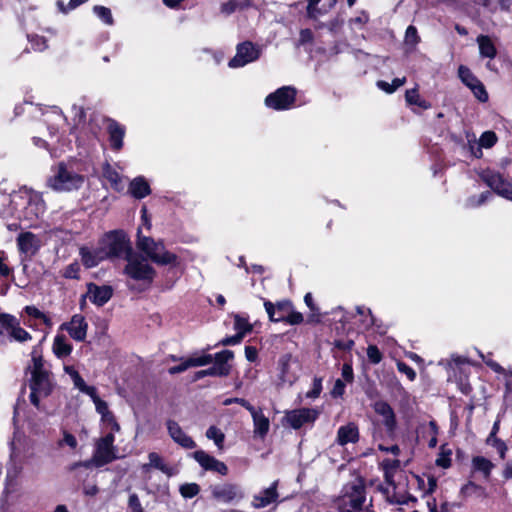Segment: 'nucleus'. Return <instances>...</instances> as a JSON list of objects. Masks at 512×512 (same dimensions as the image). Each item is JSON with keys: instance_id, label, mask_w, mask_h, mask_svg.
Returning a JSON list of instances; mask_svg holds the SVG:
<instances>
[{"instance_id": "f257e3e1", "label": "nucleus", "mask_w": 512, "mask_h": 512, "mask_svg": "<svg viewBox=\"0 0 512 512\" xmlns=\"http://www.w3.org/2000/svg\"><path fill=\"white\" fill-rule=\"evenodd\" d=\"M107 433L96 440L91 459L78 461L69 466L70 471H77L80 468L91 469L92 467H103L118 459V449L114 445L116 431L107 429Z\"/></svg>"}, {"instance_id": "f03ea898", "label": "nucleus", "mask_w": 512, "mask_h": 512, "mask_svg": "<svg viewBox=\"0 0 512 512\" xmlns=\"http://www.w3.org/2000/svg\"><path fill=\"white\" fill-rule=\"evenodd\" d=\"M11 203L17 211L18 218L26 220L29 225H35L46 209L42 196L26 187L12 196Z\"/></svg>"}, {"instance_id": "7ed1b4c3", "label": "nucleus", "mask_w": 512, "mask_h": 512, "mask_svg": "<svg viewBox=\"0 0 512 512\" xmlns=\"http://www.w3.org/2000/svg\"><path fill=\"white\" fill-rule=\"evenodd\" d=\"M85 177L78 173L71 163L60 162L52 169L48 186L58 192H71L80 189Z\"/></svg>"}, {"instance_id": "20e7f679", "label": "nucleus", "mask_w": 512, "mask_h": 512, "mask_svg": "<svg viewBox=\"0 0 512 512\" xmlns=\"http://www.w3.org/2000/svg\"><path fill=\"white\" fill-rule=\"evenodd\" d=\"M136 246L148 259L157 265H178V256L168 251L163 241H156L149 236H143L140 229L137 232Z\"/></svg>"}, {"instance_id": "39448f33", "label": "nucleus", "mask_w": 512, "mask_h": 512, "mask_svg": "<svg viewBox=\"0 0 512 512\" xmlns=\"http://www.w3.org/2000/svg\"><path fill=\"white\" fill-rule=\"evenodd\" d=\"M366 501L365 486L361 481L346 484L342 494L336 500L339 512H374L371 508L364 509Z\"/></svg>"}, {"instance_id": "423d86ee", "label": "nucleus", "mask_w": 512, "mask_h": 512, "mask_svg": "<svg viewBox=\"0 0 512 512\" xmlns=\"http://www.w3.org/2000/svg\"><path fill=\"white\" fill-rule=\"evenodd\" d=\"M29 386L31 389L30 401L36 408H40V399L47 397L52 389L50 375L44 368L41 357L33 356Z\"/></svg>"}, {"instance_id": "0eeeda50", "label": "nucleus", "mask_w": 512, "mask_h": 512, "mask_svg": "<svg viewBox=\"0 0 512 512\" xmlns=\"http://www.w3.org/2000/svg\"><path fill=\"white\" fill-rule=\"evenodd\" d=\"M99 246L106 254V259H126L133 252L127 235L120 230L106 233L100 240Z\"/></svg>"}, {"instance_id": "6e6552de", "label": "nucleus", "mask_w": 512, "mask_h": 512, "mask_svg": "<svg viewBox=\"0 0 512 512\" xmlns=\"http://www.w3.org/2000/svg\"><path fill=\"white\" fill-rule=\"evenodd\" d=\"M211 498L220 504L236 505L245 498L244 489L236 483L222 482L209 487Z\"/></svg>"}, {"instance_id": "1a4fd4ad", "label": "nucleus", "mask_w": 512, "mask_h": 512, "mask_svg": "<svg viewBox=\"0 0 512 512\" xmlns=\"http://www.w3.org/2000/svg\"><path fill=\"white\" fill-rule=\"evenodd\" d=\"M124 273L133 280L151 283L156 274L155 269L143 258L133 252L126 258Z\"/></svg>"}, {"instance_id": "9d476101", "label": "nucleus", "mask_w": 512, "mask_h": 512, "mask_svg": "<svg viewBox=\"0 0 512 512\" xmlns=\"http://www.w3.org/2000/svg\"><path fill=\"white\" fill-rule=\"evenodd\" d=\"M479 177L496 194L512 201V183L501 173L488 168L482 170Z\"/></svg>"}, {"instance_id": "9b49d317", "label": "nucleus", "mask_w": 512, "mask_h": 512, "mask_svg": "<svg viewBox=\"0 0 512 512\" xmlns=\"http://www.w3.org/2000/svg\"><path fill=\"white\" fill-rule=\"evenodd\" d=\"M296 89L291 86H283L268 94L265 98L267 108L283 111L293 107L296 100Z\"/></svg>"}, {"instance_id": "f8f14e48", "label": "nucleus", "mask_w": 512, "mask_h": 512, "mask_svg": "<svg viewBox=\"0 0 512 512\" xmlns=\"http://www.w3.org/2000/svg\"><path fill=\"white\" fill-rule=\"evenodd\" d=\"M261 55V48L250 42L245 41L237 45L235 56L229 61L230 68H241L245 65L255 62Z\"/></svg>"}, {"instance_id": "ddd939ff", "label": "nucleus", "mask_w": 512, "mask_h": 512, "mask_svg": "<svg viewBox=\"0 0 512 512\" xmlns=\"http://www.w3.org/2000/svg\"><path fill=\"white\" fill-rule=\"evenodd\" d=\"M234 358V353L231 350H223L215 354V363L209 366L208 369L200 370L195 373V380L202 379L206 376H227L230 373V365L228 361Z\"/></svg>"}, {"instance_id": "4468645a", "label": "nucleus", "mask_w": 512, "mask_h": 512, "mask_svg": "<svg viewBox=\"0 0 512 512\" xmlns=\"http://www.w3.org/2000/svg\"><path fill=\"white\" fill-rule=\"evenodd\" d=\"M320 412L315 408H300L286 412L285 421L293 429H300L307 423H313Z\"/></svg>"}, {"instance_id": "2eb2a0df", "label": "nucleus", "mask_w": 512, "mask_h": 512, "mask_svg": "<svg viewBox=\"0 0 512 512\" xmlns=\"http://www.w3.org/2000/svg\"><path fill=\"white\" fill-rule=\"evenodd\" d=\"M16 240L19 252L28 258L33 257L42 246L40 238L31 232L20 233Z\"/></svg>"}, {"instance_id": "dca6fc26", "label": "nucleus", "mask_w": 512, "mask_h": 512, "mask_svg": "<svg viewBox=\"0 0 512 512\" xmlns=\"http://www.w3.org/2000/svg\"><path fill=\"white\" fill-rule=\"evenodd\" d=\"M193 457L205 470L217 472L222 476H226L228 474V467L224 462L216 459L203 450L194 452Z\"/></svg>"}, {"instance_id": "f3484780", "label": "nucleus", "mask_w": 512, "mask_h": 512, "mask_svg": "<svg viewBox=\"0 0 512 512\" xmlns=\"http://www.w3.org/2000/svg\"><path fill=\"white\" fill-rule=\"evenodd\" d=\"M43 121L47 125L49 134L53 137L66 124L67 118L59 107L53 106L43 113Z\"/></svg>"}, {"instance_id": "a211bd4d", "label": "nucleus", "mask_w": 512, "mask_h": 512, "mask_svg": "<svg viewBox=\"0 0 512 512\" xmlns=\"http://www.w3.org/2000/svg\"><path fill=\"white\" fill-rule=\"evenodd\" d=\"M61 328L66 330L74 340L81 342L86 338L88 324L82 315L76 314L68 323L62 324Z\"/></svg>"}, {"instance_id": "6ab92c4d", "label": "nucleus", "mask_w": 512, "mask_h": 512, "mask_svg": "<svg viewBox=\"0 0 512 512\" xmlns=\"http://www.w3.org/2000/svg\"><path fill=\"white\" fill-rule=\"evenodd\" d=\"M87 297L96 306L105 305L113 295V289L111 286L102 285L99 286L95 283H89L87 285Z\"/></svg>"}, {"instance_id": "aec40b11", "label": "nucleus", "mask_w": 512, "mask_h": 512, "mask_svg": "<svg viewBox=\"0 0 512 512\" xmlns=\"http://www.w3.org/2000/svg\"><path fill=\"white\" fill-rule=\"evenodd\" d=\"M278 480H275L268 488L253 496L251 505L255 509H262L278 501Z\"/></svg>"}, {"instance_id": "412c9836", "label": "nucleus", "mask_w": 512, "mask_h": 512, "mask_svg": "<svg viewBox=\"0 0 512 512\" xmlns=\"http://www.w3.org/2000/svg\"><path fill=\"white\" fill-rule=\"evenodd\" d=\"M249 412L253 420L254 437L263 440L270 429V420L263 413L262 408L249 407Z\"/></svg>"}, {"instance_id": "4be33fe9", "label": "nucleus", "mask_w": 512, "mask_h": 512, "mask_svg": "<svg viewBox=\"0 0 512 512\" xmlns=\"http://www.w3.org/2000/svg\"><path fill=\"white\" fill-rule=\"evenodd\" d=\"M264 307L270 321L283 322L287 317L290 308H292V303L289 300H281L276 304H273L271 301L265 300Z\"/></svg>"}, {"instance_id": "5701e85b", "label": "nucleus", "mask_w": 512, "mask_h": 512, "mask_svg": "<svg viewBox=\"0 0 512 512\" xmlns=\"http://www.w3.org/2000/svg\"><path fill=\"white\" fill-rule=\"evenodd\" d=\"M166 426L169 436L179 446L185 449H193L196 447L195 441L183 431L176 421L168 420Z\"/></svg>"}, {"instance_id": "b1692460", "label": "nucleus", "mask_w": 512, "mask_h": 512, "mask_svg": "<svg viewBox=\"0 0 512 512\" xmlns=\"http://www.w3.org/2000/svg\"><path fill=\"white\" fill-rule=\"evenodd\" d=\"M359 440V429L354 422L340 426L337 431L336 443L340 446L355 444Z\"/></svg>"}, {"instance_id": "393cba45", "label": "nucleus", "mask_w": 512, "mask_h": 512, "mask_svg": "<svg viewBox=\"0 0 512 512\" xmlns=\"http://www.w3.org/2000/svg\"><path fill=\"white\" fill-rule=\"evenodd\" d=\"M93 403L95 405L97 413L101 415V421L105 429L119 431L120 425L116 421L113 413L109 410L107 402H105L101 398H97Z\"/></svg>"}, {"instance_id": "a878e982", "label": "nucleus", "mask_w": 512, "mask_h": 512, "mask_svg": "<svg viewBox=\"0 0 512 512\" xmlns=\"http://www.w3.org/2000/svg\"><path fill=\"white\" fill-rule=\"evenodd\" d=\"M373 408L378 415L382 416L387 431L392 433L396 427V418L392 407L385 401H377Z\"/></svg>"}, {"instance_id": "bb28decb", "label": "nucleus", "mask_w": 512, "mask_h": 512, "mask_svg": "<svg viewBox=\"0 0 512 512\" xmlns=\"http://www.w3.org/2000/svg\"><path fill=\"white\" fill-rule=\"evenodd\" d=\"M107 131L112 149L118 151L123 147V138L125 127L117 121L109 119L107 122Z\"/></svg>"}, {"instance_id": "cd10ccee", "label": "nucleus", "mask_w": 512, "mask_h": 512, "mask_svg": "<svg viewBox=\"0 0 512 512\" xmlns=\"http://www.w3.org/2000/svg\"><path fill=\"white\" fill-rule=\"evenodd\" d=\"M292 356L282 355L278 360L279 379L282 383L292 385L297 380V375L291 371Z\"/></svg>"}, {"instance_id": "c85d7f7f", "label": "nucleus", "mask_w": 512, "mask_h": 512, "mask_svg": "<svg viewBox=\"0 0 512 512\" xmlns=\"http://www.w3.org/2000/svg\"><path fill=\"white\" fill-rule=\"evenodd\" d=\"M335 3L336 0H309L307 5V15L309 18L316 20L328 13Z\"/></svg>"}, {"instance_id": "c756f323", "label": "nucleus", "mask_w": 512, "mask_h": 512, "mask_svg": "<svg viewBox=\"0 0 512 512\" xmlns=\"http://www.w3.org/2000/svg\"><path fill=\"white\" fill-rule=\"evenodd\" d=\"M80 255L81 261L86 268H93L106 259V254L102 252L100 246L95 249L82 247L80 249Z\"/></svg>"}, {"instance_id": "7c9ffc66", "label": "nucleus", "mask_w": 512, "mask_h": 512, "mask_svg": "<svg viewBox=\"0 0 512 512\" xmlns=\"http://www.w3.org/2000/svg\"><path fill=\"white\" fill-rule=\"evenodd\" d=\"M495 465L484 456H474L471 460V471L473 474H481L484 479H489Z\"/></svg>"}, {"instance_id": "2f4dec72", "label": "nucleus", "mask_w": 512, "mask_h": 512, "mask_svg": "<svg viewBox=\"0 0 512 512\" xmlns=\"http://www.w3.org/2000/svg\"><path fill=\"white\" fill-rule=\"evenodd\" d=\"M148 459L149 463H145L141 466L143 472H148L150 468H155L167 476H172L174 474L173 469L164 462L163 458L158 453L150 452L148 454Z\"/></svg>"}, {"instance_id": "473e14b6", "label": "nucleus", "mask_w": 512, "mask_h": 512, "mask_svg": "<svg viewBox=\"0 0 512 512\" xmlns=\"http://www.w3.org/2000/svg\"><path fill=\"white\" fill-rule=\"evenodd\" d=\"M129 193L136 199H143L151 194L148 181L143 176L135 177L129 184Z\"/></svg>"}, {"instance_id": "72a5a7b5", "label": "nucleus", "mask_w": 512, "mask_h": 512, "mask_svg": "<svg viewBox=\"0 0 512 512\" xmlns=\"http://www.w3.org/2000/svg\"><path fill=\"white\" fill-rule=\"evenodd\" d=\"M476 42L479 47V54L482 58L494 59L497 55V48L491 39L487 35H479L476 38Z\"/></svg>"}, {"instance_id": "f704fd0d", "label": "nucleus", "mask_w": 512, "mask_h": 512, "mask_svg": "<svg viewBox=\"0 0 512 512\" xmlns=\"http://www.w3.org/2000/svg\"><path fill=\"white\" fill-rule=\"evenodd\" d=\"M481 358L485 362V364L491 368L495 373L502 374L505 380V388L506 394L512 393V371L504 369L500 364L492 360L491 358H486L483 354L480 353Z\"/></svg>"}, {"instance_id": "c9c22d12", "label": "nucleus", "mask_w": 512, "mask_h": 512, "mask_svg": "<svg viewBox=\"0 0 512 512\" xmlns=\"http://www.w3.org/2000/svg\"><path fill=\"white\" fill-rule=\"evenodd\" d=\"M102 173L114 190L120 192L124 189L122 176L109 163L103 165Z\"/></svg>"}, {"instance_id": "e433bc0d", "label": "nucleus", "mask_w": 512, "mask_h": 512, "mask_svg": "<svg viewBox=\"0 0 512 512\" xmlns=\"http://www.w3.org/2000/svg\"><path fill=\"white\" fill-rule=\"evenodd\" d=\"M72 351V345L68 342L64 335H57L53 342V352L58 358L66 357L70 355Z\"/></svg>"}, {"instance_id": "4c0bfd02", "label": "nucleus", "mask_w": 512, "mask_h": 512, "mask_svg": "<svg viewBox=\"0 0 512 512\" xmlns=\"http://www.w3.org/2000/svg\"><path fill=\"white\" fill-rule=\"evenodd\" d=\"M14 321L15 316L7 313H0V344H4L6 342V337H9Z\"/></svg>"}, {"instance_id": "58836bf2", "label": "nucleus", "mask_w": 512, "mask_h": 512, "mask_svg": "<svg viewBox=\"0 0 512 512\" xmlns=\"http://www.w3.org/2000/svg\"><path fill=\"white\" fill-rule=\"evenodd\" d=\"M405 99L409 105L418 106L423 110L431 108V104L419 95L416 88L407 90L405 93Z\"/></svg>"}, {"instance_id": "ea45409f", "label": "nucleus", "mask_w": 512, "mask_h": 512, "mask_svg": "<svg viewBox=\"0 0 512 512\" xmlns=\"http://www.w3.org/2000/svg\"><path fill=\"white\" fill-rule=\"evenodd\" d=\"M458 77L461 82L471 90V87L476 86L481 82L472 71L465 65H460L458 68Z\"/></svg>"}, {"instance_id": "a19ab883", "label": "nucleus", "mask_w": 512, "mask_h": 512, "mask_svg": "<svg viewBox=\"0 0 512 512\" xmlns=\"http://www.w3.org/2000/svg\"><path fill=\"white\" fill-rule=\"evenodd\" d=\"M466 144L465 147L470 151L471 155L477 159L482 158L483 152L479 144V140L476 139L474 133L470 131L465 132Z\"/></svg>"}, {"instance_id": "79ce46f5", "label": "nucleus", "mask_w": 512, "mask_h": 512, "mask_svg": "<svg viewBox=\"0 0 512 512\" xmlns=\"http://www.w3.org/2000/svg\"><path fill=\"white\" fill-rule=\"evenodd\" d=\"M9 339L11 341H17L20 343L31 340V335L20 326L19 320L16 317L9 335Z\"/></svg>"}, {"instance_id": "37998d69", "label": "nucleus", "mask_w": 512, "mask_h": 512, "mask_svg": "<svg viewBox=\"0 0 512 512\" xmlns=\"http://www.w3.org/2000/svg\"><path fill=\"white\" fill-rule=\"evenodd\" d=\"M250 6L249 0L236 1L231 0L221 5V12L230 15L238 9H244Z\"/></svg>"}, {"instance_id": "c03bdc74", "label": "nucleus", "mask_w": 512, "mask_h": 512, "mask_svg": "<svg viewBox=\"0 0 512 512\" xmlns=\"http://www.w3.org/2000/svg\"><path fill=\"white\" fill-rule=\"evenodd\" d=\"M406 82V78L403 77V78H395L393 79V81L391 83L389 82H386V81H378L377 82V87L383 91H385L386 93H393L395 92L399 87L403 86Z\"/></svg>"}, {"instance_id": "a18cd8bd", "label": "nucleus", "mask_w": 512, "mask_h": 512, "mask_svg": "<svg viewBox=\"0 0 512 512\" xmlns=\"http://www.w3.org/2000/svg\"><path fill=\"white\" fill-rule=\"evenodd\" d=\"M234 329L236 330V333L241 334V336L244 338V336L252 330V325L249 323L247 318H244L240 315H235Z\"/></svg>"}, {"instance_id": "49530a36", "label": "nucleus", "mask_w": 512, "mask_h": 512, "mask_svg": "<svg viewBox=\"0 0 512 512\" xmlns=\"http://www.w3.org/2000/svg\"><path fill=\"white\" fill-rule=\"evenodd\" d=\"M486 444L495 448L501 459H504L506 457L508 447L506 443L497 436L487 437Z\"/></svg>"}, {"instance_id": "de8ad7c7", "label": "nucleus", "mask_w": 512, "mask_h": 512, "mask_svg": "<svg viewBox=\"0 0 512 512\" xmlns=\"http://www.w3.org/2000/svg\"><path fill=\"white\" fill-rule=\"evenodd\" d=\"M497 135L493 131H485L479 138V144L481 146V150L483 148L490 149L497 143Z\"/></svg>"}, {"instance_id": "09e8293b", "label": "nucleus", "mask_w": 512, "mask_h": 512, "mask_svg": "<svg viewBox=\"0 0 512 512\" xmlns=\"http://www.w3.org/2000/svg\"><path fill=\"white\" fill-rule=\"evenodd\" d=\"M206 437L210 440H213L218 448L223 446L225 436L219 428L215 426L209 427L206 431Z\"/></svg>"}, {"instance_id": "8fccbe9b", "label": "nucleus", "mask_w": 512, "mask_h": 512, "mask_svg": "<svg viewBox=\"0 0 512 512\" xmlns=\"http://www.w3.org/2000/svg\"><path fill=\"white\" fill-rule=\"evenodd\" d=\"M94 14L105 24L111 25L113 24V17L111 14V10L104 6H94L93 8Z\"/></svg>"}, {"instance_id": "3c124183", "label": "nucleus", "mask_w": 512, "mask_h": 512, "mask_svg": "<svg viewBox=\"0 0 512 512\" xmlns=\"http://www.w3.org/2000/svg\"><path fill=\"white\" fill-rule=\"evenodd\" d=\"M179 492L184 498H193L200 492V486L196 483H185L180 486Z\"/></svg>"}, {"instance_id": "603ef678", "label": "nucleus", "mask_w": 512, "mask_h": 512, "mask_svg": "<svg viewBox=\"0 0 512 512\" xmlns=\"http://www.w3.org/2000/svg\"><path fill=\"white\" fill-rule=\"evenodd\" d=\"M87 1L88 0H70L68 4H65L64 1L58 0L56 2V6L59 12L63 14H68L70 11L74 10L75 8H77L78 6L82 5Z\"/></svg>"}, {"instance_id": "864d4df0", "label": "nucleus", "mask_w": 512, "mask_h": 512, "mask_svg": "<svg viewBox=\"0 0 512 512\" xmlns=\"http://www.w3.org/2000/svg\"><path fill=\"white\" fill-rule=\"evenodd\" d=\"M187 360L190 367H200L210 364L213 361V357L210 354H203L189 357Z\"/></svg>"}, {"instance_id": "5fc2aeb1", "label": "nucleus", "mask_w": 512, "mask_h": 512, "mask_svg": "<svg viewBox=\"0 0 512 512\" xmlns=\"http://www.w3.org/2000/svg\"><path fill=\"white\" fill-rule=\"evenodd\" d=\"M420 42V37L418 35V31L415 26L410 25L407 27L405 32V43L406 45H410L415 47Z\"/></svg>"}, {"instance_id": "6e6d98bb", "label": "nucleus", "mask_w": 512, "mask_h": 512, "mask_svg": "<svg viewBox=\"0 0 512 512\" xmlns=\"http://www.w3.org/2000/svg\"><path fill=\"white\" fill-rule=\"evenodd\" d=\"M28 40L35 51H43L47 48V41L43 36L28 35Z\"/></svg>"}, {"instance_id": "4d7b16f0", "label": "nucleus", "mask_w": 512, "mask_h": 512, "mask_svg": "<svg viewBox=\"0 0 512 512\" xmlns=\"http://www.w3.org/2000/svg\"><path fill=\"white\" fill-rule=\"evenodd\" d=\"M72 113H73V124L77 126L85 121L86 114L84 107L82 105L73 104L72 105Z\"/></svg>"}, {"instance_id": "13d9d810", "label": "nucleus", "mask_w": 512, "mask_h": 512, "mask_svg": "<svg viewBox=\"0 0 512 512\" xmlns=\"http://www.w3.org/2000/svg\"><path fill=\"white\" fill-rule=\"evenodd\" d=\"M357 313L363 317V325L366 329L374 325V317L369 308L357 307Z\"/></svg>"}, {"instance_id": "bf43d9fd", "label": "nucleus", "mask_w": 512, "mask_h": 512, "mask_svg": "<svg viewBox=\"0 0 512 512\" xmlns=\"http://www.w3.org/2000/svg\"><path fill=\"white\" fill-rule=\"evenodd\" d=\"M471 92L480 102L485 103L488 101L489 96L486 88L482 82H479L476 86L471 87Z\"/></svg>"}, {"instance_id": "052dcab7", "label": "nucleus", "mask_w": 512, "mask_h": 512, "mask_svg": "<svg viewBox=\"0 0 512 512\" xmlns=\"http://www.w3.org/2000/svg\"><path fill=\"white\" fill-rule=\"evenodd\" d=\"M491 197V193L489 191L482 192L478 197L471 196L467 200V205L470 207H478L485 203Z\"/></svg>"}, {"instance_id": "680f3d73", "label": "nucleus", "mask_w": 512, "mask_h": 512, "mask_svg": "<svg viewBox=\"0 0 512 512\" xmlns=\"http://www.w3.org/2000/svg\"><path fill=\"white\" fill-rule=\"evenodd\" d=\"M322 391V378L315 377L313 379L312 388L306 393L307 398L315 399L319 397Z\"/></svg>"}, {"instance_id": "e2e57ef3", "label": "nucleus", "mask_w": 512, "mask_h": 512, "mask_svg": "<svg viewBox=\"0 0 512 512\" xmlns=\"http://www.w3.org/2000/svg\"><path fill=\"white\" fill-rule=\"evenodd\" d=\"M367 357L373 364H378L382 360V353L376 345H369L367 347Z\"/></svg>"}, {"instance_id": "0e129e2a", "label": "nucleus", "mask_w": 512, "mask_h": 512, "mask_svg": "<svg viewBox=\"0 0 512 512\" xmlns=\"http://www.w3.org/2000/svg\"><path fill=\"white\" fill-rule=\"evenodd\" d=\"M64 371L71 377L73 384L76 388H78L84 382L83 378L80 376V374L73 366H64Z\"/></svg>"}, {"instance_id": "69168bd1", "label": "nucleus", "mask_w": 512, "mask_h": 512, "mask_svg": "<svg viewBox=\"0 0 512 512\" xmlns=\"http://www.w3.org/2000/svg\"><path fill=\"white\" fill-rule=\"evenodd\" d=\"M369 20V16L365 12H361L354 18L349 20V24L352 28L361 29Z\"/></svg>"}, {"instance_id": "338daca9", "label": "nucleus", "mask_w": 512, "mask_h": 512, "mask_svg": "<svg viewBox=\"0 0 512 512\" xmlns=\"http://www.w3.org/2000/svg\"><path fill=\"white\" fill-rule=\"evenodd\" d=\"M128 508L132 512H144L140 499L136 493H132L129 495Z\"/></svg>"}, {"instance_id": "774afa93", "label": "nucleus", "mask_w": 512, "mask_h": 512, "mask_svg": "<svg viewBox=\"0 0 512 512\" xmlns=\"http://www.w3.org/2000/svg\"><path fill=\"white\" fill-rule=\"evenodd\" d=\"M283 322L290 325H298L303 322V315L300 312L294 311L292 307Z\"/></svg>"}]
</instances>
